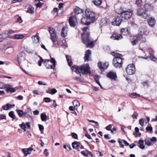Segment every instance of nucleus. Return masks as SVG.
<instances>
[{"label": "nucleus", "mask_w": 157, "mask_h": 157, "mask_svg": "<svg viewBox=\"0 0 157 157\" xmlns=\"http://www.w3.org/2000/svg\"><path fill=\"white\" fill-rule=\"evenodd\" d=\"M86 14L81 20V23L83 25H87L95 20V14L92 11H85Z\"/></svg>", "instance_id": "nucleus-1"}, {"label": "nucleus", "mask_w": 157, "mask_h": 157, "mask_svg": "<svg viewBox=\"0 0 157 157\" xmlns=\"http://www.w3.org/2000/svg\"><path fill=\"white\" fill-rule=\"evenodd\" d=\"M72 70L74 71L77 74H80L81 76V73L83 74H90L91 71L90 70V67L89 65L87 64H84L80 66L74 65L71 68Z\"/></svg>", "instance_id": "nucleus-2"}, {"label": "nucleus", "mask_w": 157, "mask_h": 157, "mask_svg": "<svg viewBox=\"0 0 157 157\" xmlns=\"http://www.w3.org/2000/svg\"><path fill=\"white\" fill-rule=\"evenodd\" d=\"M51 60L48 59H45L44 62L45 66L48 69H54L56 66V61L53 58H51Z\"/></svg>", "instance_id": "nucleus-3"}, {"label": "nucleus", "mask_w": 157, "mask_h": 157, "mask_svg": "<svg viewBox=\"0 0 157 157\" xmlns=\"http://www.w3.org/2000/svg\"><path fill=\"white\" fill-rule=\"evenodd\" d=\"M120 10L122 11L121 13V16L122 18L125 19H128L131 17L132 14V12L129 10V11H126V9L123 7H121Z\"/></svg>", "instance_id": "nucleus-4"}, {"label": "nucleus", "mask_w": 157, "mask_h": 157, "mask_svg": "<svg viewBox=\"0 0 157 157\" xmlns=\"http://www.w3.org/2000/svg\"><path fill=\"white\" fill-rule=\"evenodd\" d=\"M145 29L144 28H141L139 29L140 32L136 36H135L137 40L139 41L141 40L142 42L144 43L146 41L145 37V35L146 33L145 31Z\"/></svg>", "instance_id": "nucleus-5"}, {"label": "nucleus", "mask_w": 157, "mask_h": 157, "mask_svg": "<svg viewBox=\"0 0 157 157\" xmlns=\"http://www.w3.org/2000/svg\"><path fill=\"white\" fill-rule=\"evenodd\" d=\"M126 71L128 75H132L136 72V68L133 64H129L126 68Z\"/></svg>", "instance_id": "nucleus-6"}, {"label": "nucleus", "mask_w": 157, "mask_h": 157, "mask_svg": "<svg viewBox=\"0 0 157 157\" xmlns=\"http://www.w3.org/2000/svg\"><path fill=\"white\" fill-rule=\"evenodd\" d=\"M113 66L116 68H120L122 66L123 63L122 58H118L117 59L113 58Z\"/></svg>", "instance_id": "nucleus-7"}, {"label": "nucleus", "mask_w": 157, "mask_h": 157, "mask_svg": "<svg viewBox=\"0 0 157 157\" xmlns=\"http://www.w3.org/2000/svg\"><path fill=\"white\" fill-rule=\"evenodd\" d=\"M3 86L4 87H0V88L1 89H3L4 88L6 89L7 93H12L15 92L16 91L15 89L11 87V86L9 84H4Z\"/></svg>", "instance_id": "nucleus-8"}, {"label": "nucleus", "mask_w": 157, "mask_h": 157, "mask_svg": "<svg viewBox=\"0 0 157 157\" xmlns=\"http://www.w3.org/2000/svg\"><path fill=\"white\" fill-rule=\"evenodd\" d=\"M136 14L138 16H142L144 19L146 18L147 17V12L142 8H140L137 10Z\"/></svg>", "instance_id": "nucleus-9"}, {"label": "nucleus", "mask_w": 157, "mask_h": 157, "mask_svg": "<svg viewBox=\"0 0 157 157\" xmlns=\"http://www.w3.org/2000/svg\"><path fill=\"white\" fill-rule=\"evenodd\" d=\"M69 22L71 26L74 27L77 24V21L76 16H72L69 18Z\"/></svg>", "instance_id": "nucleus-10"}, {"label": "nucleus", "mask_w": 157, "mask_h": 157, "mask_svg": "<svg viewBox=\"0 0 157 157\" xmlns=\"http://www.w3.org/2000/svg\"><path fill=\"white\" fill-rule=\"evenodd\" d=\"M48 31L51 36V39L53 42H55L57 40V38L56 36L55 33L54 31V29L53 28L50 27H49Z\"/></svg>", "instance_id": "nucleus-11"}, {"label": "nucleus", "mask_w": 157, "mask_h": 157, "mask_svg": "<svg viewBox=\"0 0 157 157\" xmlns=\"http://www.w3.org/2000/svg\"><path fill=\"white\" fill-rule=\"evenodd\" d=\"M122 21V18L121 17H117L113 20L112 24L115 26H119Z\"/></svg>", "instance_id": "nucleus-12"}, {"label": "nucleus", "mask_w": 157, "mask_h": 157, "mask_svg": "<svg viewBox=\"0 0 157 157\" xmlns=\"http://www.w3.org/2000/svg\"><path fill=\"white\" fill-rule=\"evenodd\" d=\"M109 66V64L107 63H102L99 62L98 63V66L100 70L102 71L106 69Z\"/></svg>", "instance_id": "nucleus-13"}, {"label": "nucleus", "mask_w": 157, "mask_h": 157, "mask_svg": "<svg viewBox=\"0 0 157 157\" xmlns=\"http://www.w3.org/2000/svg\"><path fill=\"white\" fill-rule=\"evenodd\" d=\"M82 42L83 43L86 44L91 40L89 34L88 33H84L82 35Z\"/></svg>", "instance_id": "nucleus-14"}, {"label": "nucleus", "mask_w": 157, "mask_h": 157, "mask_svg": "<svg viewBox=\"0 0 157 157\" xmlns=\"http://www.w3.org/2000/svg\"><path fill=\"white\" fill-rule=\"evenodd\" d=\"M91 53V51L90 50H88L86 52L84 59L85 61H91L92 59L90 55Z\"/></svg>", "instance_id": "nucleus-15"}, {"label": "nucleus", "mask_w": 157, "mask_h": 157, "mask_svg": "<svg viewBox=\"0 0 157 157\" xmlns=\"http://www.w3.org/2000/svg\"><path fill=\"white\" fill-rule=\"evenodd\" d=\"M107 76L108 78L113 79H115L117 78L116 73L112 71L109 72L107 75Z\"/></svg>", "instance_id": "nucleus-16"}, {"label": "nucleus", "mask_w": 157, "mask_h": 157, "mask_svg": "<svg viewBox=\"0 0 157 157\" xmlns=\"http://www.w3.org/2000/svg\"><path fill=\"white\" fill-rule=\"evenodd\" d=\"M153 6L152 4L149 3L145 4L144 6L146 12L152 10L153 9Z\"/></svg>", "instance_id": "nucleus-17"}, {"label": "nucleus", "mask_w": 157, "mask_h": 157, "mask_svg": "<svg viewBox=\"0 0 157 157\" xmlns=\"http://www.w3.org/2000/svg\"><path fill=\"white\" fill-rule=\"evenodd\" d=\"M130 28L129 27H126L125 28H122L121 30V33L124 35H128L130 33Z\"/></svg>", "instance_id": "nucleus-18"}, {"label": "nucleus", "mask_w": 157, "mask_h": 157, "mask_svg": "<svg viewBox=\"0 0 157 157\" xmlns=\"http://www.w3.org/2000/svg\"><path fill=\"white\" fill-rule=\"evenodd\" d=\"M33 149L31 147H29L28 149L24 148L22 150L23 152L25 154V156L26 157L28 155L31 154Z\"/></svg>", "instance_id": "nucleus-19"}, {"label": "nucleus", "mask_w": 157, "mask_h": 157, "mask_svg": "<svg viewBox=\"0 0 157 157\" xmlns=\"http://www.w3.org/2000/svg\"><path fill=\"white\" fill-rule=\"evenodd\" d=\"M147 21L149 25L151 27H153L155 25L156 21L154 18L150 17L148 20Z\"/></svg>", "instance_id": "nucleus-20"}, {"label": "nucleus", "mask_w": 157, "mask_h": 157, "mask_svg": "<svg viewBox=\"0 0 157 157\" xmlns=\"http://www.w3.org/2000/svg\"><path fill=\"white\" fill-rule=\"evenodd\" d=\"M32 38L33 40V43L34 44H37V45H38L40 44L39 41V37L37 35L33 36Z\"/></svg>", "instance_id": "nucleus-21"}, {"label": "nucleus", "mask_w": 157, "mask_h": 157, "mask_svg": "<svg viewBox=\"0 0 157 157\" xmlns=\"http://www.w3.org/2000/svg\"><path fill=\"white\" fill-rule=\"evenodd\" d=\"M111 38L114 40H119L122 38V36L121 34L117 33H115L113 34V36H111Z\"/></svg>", "instance_id": "nucleus-22"}, {"label": "nucleus", "mask_w": 157, "mask_h": 157, "mask_svg": "<svg viewBox=\"0 0 157 157\" xmlns=\"http://www.w3.org/2000/svg\"><path fill=\"white\" fill-rule=\"evenodd\" d=\"M108 19L106 18H102L100 22V25L101 26L105 25L107 24Z\"/></svg>", "instance_id": "nucleus-23"}, {"label": "nucleus", "mask_w": 157, "mask_h": 157, "mask_svg": "<svg viewBox=\"0 0 157 157\" xmlns=\"http://www.w3.org/2000/svg\"><path fill=\"white\" fill-rule=\"evenodd\" d=\"M84 11L83 10L80 8L78 7H76L75 10V13L76 15L78 14L79 13H83Z\"/></svg>", "instance_id": "nucleus-24"}, {"label": "nucleus", "mask_w": 157, "mask_h": 157, "mask_svg": "<svg viewBox=\"0 0 157 157\" xmlns=\"http://www.w3.org/2000/svg\"><path fill=\"white\" fill-rule=\"evenodd\" d=\"M149 50L150 51L149 54L150 55V58L153 61H156L157 59L153 56V52L152 49H150Z\"/></svg>", "instance_id": "nucleus-25"}, {"label": "nucleus", "mask_w": 157, "mask_h": 157, "mask_svg": "<svg viewBox=\"0 0 157 157\" xmlns=\"http://www.w3.org/2000/svg\"><path fill=\"white\" fill-rule=\"evenodd\" d=\"M66 57L67 59V60L68 62V65L69 66H71L72 63L71 56L69 55H66Z\"/></svg>", "instance_id": "nucleus-26"}, {"label": "nucleus", "mask_w": 157, "mask_h": 157, "mask_svg": "<svg viewBox=\"0 0 157 157\" xmlns=\"http://www.w3.org/2000/svg\"><path fill=\"white\" fill-rule=\"evenodd\" d=\"M92 2L94 4L97 6H100L102 3L101 0H92Z\"/></svg>", "instance_id": "nucleus-27"}, {"label": "nucleus", "mask_w": 157, "mask_h": 157, "mask_svg": "<svg viewBox=\"0 0 157 157\" xmlns=\"http://www.w3.org/2000/svg\"><path fill=\"white\" fill-rule=\"evenodd\" d=\"M132 39L130 40V41L131 43L133 45H136L137 43L139 41L138 40H137V39L136 37V36H135L133 37V38Z\"/></svg>", "instance_id": "nucleus-28"}, {"label": "nucleus", "mask_w": 157, "mask_h": 157, "mask_svg": "<svg viewBox=\"0 0 157 157\" xmlns=\"http://www.w3.org/2000/svg\"><path fill=\"white\" fill-rule=\"evenodd\" d=\"M138 143L139 144V147L141 149H143L144 148V142L143 140H140L139 141Z\"/></svg>", "instance_id": "nucleus-29"}, {"label": "nucleus", "mask_w": 157, "mask_h": 157, "mask_svg": "<svg viewBox=\"0 0 157 157\" xmlns=\"http://www.w3.org/2000/svg\"><path fill=\"white\" fill-rule=\"evenodd\" d=\"M10 35V34L8 32V31H5L2 33V36L4 38L8 37Z\"/></svg>", "instance_id": "nucleus-30"}, {"label": "nucleus", "mask_w": 157, "mask_h": 157, "mask_svg": "<svg viewBox=\"0 0 157 157\" xmlns=\"http://www.w3.org/2000/svg\"><path fill=\"white\" fill-rule=\"evenodd\" d=\"M78 142L75 141L72 143V147L74 149H77L78 148L79 146L78 144Z\"/></svg>", "instance_id": "nucleus-31"}, {"label": "nucleus", "mask_w": 157, "mask_h": 157, "mask_svg": "<svg viewBox=\"0 0 157 157\" xmlns=\"http://www.w3.org/2000/svg\"><path fill=\"white\" fill-rule=\"evenodd\" d=\"M65 27H63L62 28L61 33V35L62 37H65L67 36V32L66 31H65Z\"/></svg>", "instance_id": "nucleus-32"}, {"label": "nucleus", "mask_w": 157, "mask_h": 157, "mask_svg": "<svg viewBox=\"0 0 157 157\" xmlns=\"http://www.w3.org/2000/svg\"><path fill=\"white\" fill-rule=\"evenodd\" d=\"M145 144L147 145L148 146H150L151 145V141L150 138H147L144 140Z\"/></svg>", "instance_id": "nucleus-33"}, {"label": "nucleus", "mask_w": 157, "mask_h": 157, "mask_svg": "<svg viewBox=\"0 0 157 157\" xmlns=\"http://www.w3.org/2000/svg\"><path fill=\"white\" fill-rule=\"evenodd\" d=\"M41 119L42 121H45L47 120V116L44 113H42L40 115Z\"/></svg>", "instance_id": "nucleus-34"}, {"label": "nucleus", "mask_w": 157, "mask_h": 157, "mask_svg": "<svg viewBox=\"0 0 157 157\" xmlns=\"http://www.w3.org/2000/svg\"><path fill=\"white\" fill-rule=\"evenodd\" d=\"M72 103H73V104L74 107H78L80 106V105L79 102L77 100H74L73 101Z\"/></svg>", "instance_id": "nucleus-35"}, {"label": "nucleus", "mask_w": 157, "mask_h": 157, "mask_svg": "<svg viewBox=\"0 0 157 157\" xmlns=\"http://www.w3.org/2000/svg\"><path fill=\"white\" fill-rule=\"evenodd\" d=\"M24 37V36L23 35H14V38L16 39H22Z\"/></svg>", "instance_id": "nucleus-36"}, {"label": "nucleus", "mask_w": 157, "mask_h": 157, "mask_svg": "<svg viewBox=\"0 0 157 157\" xmlns=\"http://www.w3.org/2000/svg\"><path fill=\"white\" fill-rule=\"evenodd\" d=\"M9 106L11 107H12V105L11 104H7L6 105H3L2 107L4 110H7L9 109Z\"/></svg>", "instance_id": "nucleus-37"}, {"label": "nucleus", "mask_w": 157, "mask_h": 157, "mask_svg": "<svg viewBox=\"0 0 157 157\" xmlns=\"http://www.w3.org/2000/svg\"><path fill=\"white\" fill-rule=\"evenodd\" d=\"M16 111L17 112L18 115L20 117H21L24 114V113L22 110L16 109Z\"/></svg>", "instance_id": "nucleus-38"}, {"label": "nucleus", "mask_w": 157, "mask_h": 157, "mask_svg": "<svg viewBox=\"0 0 157 157\" xmlns=\"http://www.w3.org/2000/svg\"><path fill=\"white\" fill-rule=\"evenodd\" d=\"M123 140H121L119 138L118 139V142L119 144L120 147L121 148L124 147V145L123 144Z\"/></svg>", "instance_id": "nucleus-39"}, {"label": "nucleus", "mask_w": 157, "mask_h": 157, "mask_svg": "<svg viewBox=\"0 0 157 157\" xmlns=\"http://www.w3.org/2000/svg\"><path fill=\"white\" fill-rule=\"evenodd\" d=\"M145 121H146V120L145 119L141 118L139 120V124L141 126H143Z\"/></svg>", "instance_id": "nucleus-40"}, {"label": "nucleus", "mask_w": 157, "mask_h": 157, "mask_svg": "<svg viewBox=\"0 0 157 157\" xmlns=\"http://www.w3.org/2000/svg\"><path fill=\"white\" fill-rule=\"evenodd\" d=\"M9 115L10 117L12 118L13 120L14 118L15 115L13 111H11L9 113Z\"/></svg>", "instance_id": "nucleus-41"}, {"label": "nucleus", "mask_w": 157, "mask_h": 157, "mask_svg": "<svg viewBox=\"0 0 157 157\" xmlns=\"http://www.w3.org/2000/svg\"><path fill=\"white\" fill-rule=\"evenodd\" d=\"M137 96L140 97V94H136L135 93H133L131 94V98H136Z\"/></svg>", "instance_id": "nucleus-42"}, {"label": "nucleus", "mask_w": 157, "mask_h": 157, "mask_svg": "<svg viewBox=\"0 0 157 157\" xmlns=\"http://www.w3.org/2000/svg\"><path fill=\"white\" fill-rule=\"evenodd\" d=\"M122 57L123 55L122 54L119 53H116L115 57L114 58H116V59H117L118 58H122Z\"/></svg>", "instance_id": "nucleus-43"}, {"label": "nucleus", "mask_w": 157, "mask_h": 157, "mask_svg": "<svg viewBox=\"0 0 157 157\" xmlns=\"http://www.w3.org/2000/svg\"><path fill=\"white\" fill-rule=\"evenodd\" d=\"M88 44L87 47H89L90 48H92L94 46V42L93 41L89 42L87 43Z\"/></svg>", "instance_id": "nucleus-44"}, {"label": "nucleus", "mask_w": 157, "mask_h": 157, "mask_svg": "<svg viewBox=\"0 0 157 157\" xmlns=\"http://www.w3.org/2000/svg\"><path fill=\"white\" fill-rule=\"evenodd\" d=\"M29 113V114H32V112L31 111V110L30 108H27L26 111L24 113V114H26V113Z\"/></svg>", "instance_id": "nucleus-45"}, {"label": "nucleus", "mask_w": 157, "mask_h": 157, "mask_svg": "<svg viewBox=\"0 0 157 157\" xmlns=\"http://www.w3.org/2000/svg\"><path fill=\"white\" fill-rule=\"evenodd\" d=\"M29 9L31 12V13L33 14L34 13V8L32 6L30 5L29 6Z\"/></svg>", "instance_id": "nucleus-46"}, {"label": "nucleus", "mask_w": 157, "mask_h": 157, "mask_svg": "<svg viewBox=\"0 0 157 157\" xmlns=\"http://www.w3.org/2000/svg\"><path fill=\"white\" fill-rule=\"evenodd\" d=\"M20 127L25 131H26V125L23 123L22 122V124L20 125Z\"/></svg>", "instance_id": "nucleus-47"}, {"label": "nucleus", "mask_w": 157, "mask_h": 157, "mask_svg": "<svg viewBox=\"0 0 157 157\" xmlns=\"http://www.w3.org/2000/svg\"><path fill=\"white\" fill-rule=\"evenodd\" d=\"M44 101L46 102V103H48V102H50L51 101V99L49 98H45L44 99Z\"/></svg>", "instance_id": "nucleus-48"}, {"label": "nucleus", "mask_w": 157, "mask_h": 157, "mask_svg": "<svg viewBox=\"0 0 157 157\" xmlns=\"http://www.w3.org/2000/svg\"><path fill=\"white\" fill-rule=\"evenodd\" d=\"M22 55L21 53H19L17 55V58H18V61L19 63L21 61V58L22 57Z\"/></svg>", "instance_id": "nucleus-49"}, {"label": "nucleus", "mask_w": 157, "mask_h": 157, "mask_svg": "<svg viewBox=\"0 0 157 157\" xmlns=\"http://www.w3.org/2000/svg\"><path fill=\"white\" fill-rule=\"evenodd\" d=\"M71 135L73 138L76 139H78V135L77 134L73 132L71 134Z\"/></svg>", "instance_id": "nucleus-50"}, {"label": "nucleus", "mask_w": 157, "mask_h": 157, "mask_svg": "<svg viewBox=\"0 0 157 157\" xmlns=\"http://www.w3.org/2000/svg\"><path fill=\"white\" fill-rule=\"evenodd\" d=\"M94 79L96 81V82L97 83H98L99 82V78L98 75H95L94 77Z\"/></svg>", "instance_id": "nucleus-51"}, {"label": "nucleus", "mask_w": 157, "mask_h": 157, "mask_svg": "<svg viewBox=\"0 0 157 157\" xmlns=\"http://www.w3.org/2000/svg\"><path fill=\"white\" fill-rule=\"evenodd\" d=\"M43 3L41 2H38L36 4V8H41V7Z\"/></svg>", "instance_id": "nucleus-52"}, {"label": "nucleus", "mask_w": 157, "mask_h": 157, "mask_svg": "<svg viewBox=\"0 0 157 157\" xmlns=\"http://www.w3.org/2000/svg\"><path fill=\"white\" fill-rule=\"evenodd\" d=\"M142 1V0H136V5L139 6L141 5Z\"/></svg>", "instance_id": "nucleus-53"}, {"label": "nucleus", "mask_w": 157, "mask_h": 157, "mask_svg": "<svg viewBox=\"0 0 157 157\" xmlns=\"http://www.w3.org/2000/svg\"><path fill=\"white\" fill-rule=\"evenodd\" d=\"M57 92V90L55 88H53L51 90V94H53L56 93Z\"/></svg>", "instance_id": "nucleus-54"}, {"label": "nucleus", "mask_w": 157, "mask_h": 157, "mask_svg": "<svg viewBox=\"0 0 157 157\" xmlns=\"http://www.w3.org/2000/svg\"><path fill=\"white\" fill-rule=\"evenodd\" d=\"M44 154L46 156H48L49 154L48 150L46 149H45L44 151Z\"/></svg>", "instance_id": "nucleus-55"}, {"label": "nucleus", "mask_w": 157, "mask_h": 157, "mask_svg": "<svg viewBox=\"0 0 157 157\" xmlns=\"http://www.w3.org/2000/svg\"><path fill=\"white\" fill-rule=\"evenodd\" d=\"M87 151H82L81 152V154L85 156L87 155Z\"/></svg>", "instance_id": "nucleus-56"}, {"label": "nucleus", "mask_w": 157, "mask_h": 157, "mask_svg": "<svg viewBox=\"0 0 157 157\" xmlns=\"http://www.w3.org/2000/svg\"><path fill=\"white\" fill-rule=\"evenodd\" d=\"M146 130L147 131H152L153 129L152 128L151 126L147 127L146 128Z\"/></svg>", "instance_id": "nucleus-57"}, {"label": "nucleus", "mask_w": 157, "mask_h": 157, "mask_svg": "<svg viewBox=\"0 0 157 157\" xmlns=\"http://www.w3.org/2000/svg\"><path fill=\"white\" fill-rule=\"evenodd\" d=\"M112 128V125L111 124H109L106 127L105 129L107 130L110 131L111 129Z\"/></svg>", "instance_id": "nucleus-58"}, {"label": "nucleus", "mask_w": 157, "mask_h": 157, "mask_svg": "<svg viewBox=\"0 0 157 157\" xmlns=\"http://www.w3.org/2000/svg\"><path fill=\"white\" fill-rule=\"evenodd\" d=\"M96 153L98 157L102 156V154L99 151H96Z\"/></svg>", "instance_id": "nucleus-59"}, {"label": "nucleus", "mask_w": 157, "mask_h": 157, "mask_svg": "<svg viewBox=\"0 0 157 157\" xmlns=\"http://www.w3.org/2000/svg\"><path fill=\"white\" fill-rule=\"evenodd\" d=\"M63 46L65 48H66L67 47V44L66 42V40H64L63 41Z\"/></svg>", "instance_id": "nucleus-60"}, {"label": "nucleus", "mask_w": 157, "mask_h": 157, "mask_svg": "<svg viewBox=\"0 0 157 157\" xmlns=\"http://www.w3.org/2000/svg\"><path fill=\"white\" fill-rule=\"evenodd\" d=\"M134 114L135 115V117H133L134 115H132V117H133V118H135L136 119H137V117H138V114L136 112H135L134 113Z\"/></svg>", "instance_id": "nucleus-61"}, {"label": "nucleus", "mask_w": 157, "mask_h": 157, "mask_svg": "<svg viewBox=\"0 0 157 157\" xmlns=\"http://www.w3.org/2000/svg\"><path fill=\"white\" fill-rule=\"evenodd\" d=\"M17 22L19 23H21L23 22V20H22L21 17H19V18L17 19Z\"/></svg>", "instance_id": "nucleus-62"}, {"label": "nucleus", "mask_w": 157, "mask_h": 157, "mask_svg": "<svg viewBox=\"0 0 157 157\" xmlns=\"http://www.w3.org/2000/svg\"><path fill=\"white\" fill-rule=\"evenodd\" d=\"M110 130L112 134H114L116 133V129L115 128H113L111 129Z\"/></svg>", "instance_id": "nucleus-63"}, {"label": "nucleus", "mask_w": 157, "mask_h": 157, "mask_svg": "<svg viewBox=\"0 0 157 157\" xmlns=\"http://www.w3.org/2000/svg\"><path fill=\"white\" fill-rule=\"evenodd\" d=\"M38 126H39V130L40 131L43 130L44 129V128L43 126L42 125L39 124Z\"/></svg>", "instance_id": "nucleus-64"}]
</instances>
